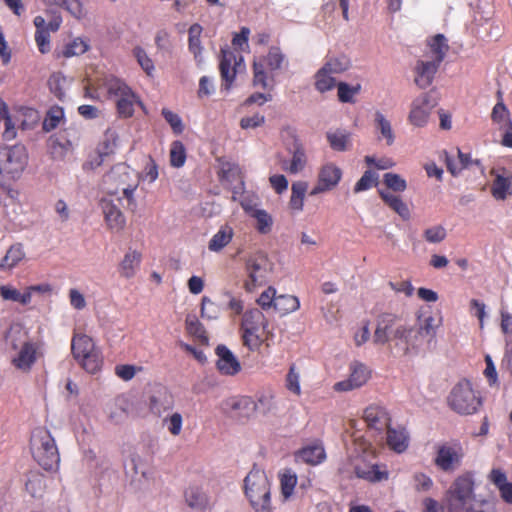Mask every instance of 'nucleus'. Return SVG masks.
I'll return each mask as SVG.
<instances>
[{
  "instance_id": "052dcab7",
  "label": "nucleus",
  "mask_w": 512,
  "mask_h": 512,
  "mask_svg": "<svg viewBox=\"0 0 512 512\" xmlns=\"http://www.w3.org/2000/svg\"><path fill=\"white\" fill-rule=\"evenodd\" d=\"M436 327L435 318L433 316H428L424 318V322L421 323L417 333L420 335V337H427L428 339H432L436 334Z\"/></svg>"
},
{
  "instance_id": "4be33fe9",
  "label": "nucleus",
  "mask_w": 512,
  "mask_h": 512,
  "mask_svg": "<svg viewBox=\"0 0 512 512\" xmlns=\"http://www.w3.org/2000/svg\"><path fill=\"white\" fill-rule=\"evenodd\" d=\"M429 56L437 67L445 60L449 50L448 40L444 34H436L427 40Z\"/></svg>"
},
{
  "instance_id": "423d86ee",
  "label": "nucleus",
  "mask_w": 512,
  "mask_h": 512,
  "mask_svg": "<svg viewBox=\"0 0 512 512\" xmlns=\"http://www.w3.org/2000/svg\"><path fill=\"white\" fill-rule=\"evenodd\" d=\"M30 450L35 461L45 470H52L59 463V453L54 438L43 427L33 430Z\"/></svg>"
},
{
  "instance_id": "c85d7f7f",
  "label": "nucleus",
  "mask_w": 512,
  "mask_h": 512,
  "mask_svg": "<svg viewBox=\"0 0 512 512\" xmlns=\"http://www.w3.org/2000/svg\"><path fill=\"white\" fill-rule=\"evenodd\" d=\"M202 33V27L195 23L190 26L188 30L189 34V50L194 55V59L198 64H201L203 62L202 58V46L200 41V36Z\"/></svg>"
},
{
  "instance_id": "0eeeda50",
  "label": "nucleus",
  "mask_w": 512,
  "mask_h": 512,
  "mask_svg": "<svg viewBox=\"0 0 512 512\" xmlns=\"http://www.w3.org/2000/svg\"><path fill=\"white\" fill-rule=\"evenodd\" d=\"M448 405L458 414L469 415L478 412L482 399L469 379H461L451 390Z\"/></svg>"
},
{
  "instance_id": "f3484780",
  "label": "nucleus",
  "mask_w": 512,
  "mask_h": 512,
  "mask_svg": "<svg viewBox=\"0 0 512 512\" xmlns=\"http://www.w3.org/2000/svg\"><path fill=\"white\" fill-rule=\"evenodd\" d=\"M370 377V371L361 363L355 362L351 366L350 377L335 383L334 390L346 392L364 385Z\"/></svg>"
},
{
  "instance_id": "a211bd4d",
  "label": "nucleus",
  "mask_w": 512,
  "mask_h": 512,
  "mask_svg": "<svg viewBox=\"0 0 512 512\" xmlns=\"http://www.w3.org/2000/svg\"><path fill=\"white\" fill-rule=\"evenodd\" d=\"M288 151L292 155V158L290 162L286 160L282 162V169L291 174H297L305 168L307 163L305 149L299 139L293 137V142L288 148Z\"/></svg>"
},
{
  "instance_id": "a19ab883",
  "label": "nucleus",
  "mask_w": 512,
  "mask_h": 512,
  "mask_svg": "<svg viewBox=\"0 0 512 512\" xmlns=\"http://www.w3.org/2000/svg\"><path fill=\"white\" fill-rule=\"evenodd\" d=\"M67 83V78L60 72L53 73L48 80V86L50 88V91L59 100H63L65 97Z\"/></svg>"
},
{
  "instance_id": "5fc2aeb1",
  "label": "nucleus",
  "mask_w": 512,
  "mask_h": 512,
  "mask_svg": "<svg viewBox=\"0 0 512 512\" xmlns=\"http://www.w3.org/2000/svg\"><path fill=\"white\" fill-rule=\"evenodd\" d=\"M285 56L278 47H271L266 57L267 65L270 70L280 69Z\"/></svg>"
},
{
  "instance_id": "6ab92c4d",
  "label": "nucleus",
  "mask_w": 512,
  "mask_h": 512,
  "mask_svg": "<svg viewBox=\"0 0 512 512\" xmlns=\"http://www.w3.org/2000/svg\"><path fill=\"white\" fill-rule=\"evenodd\" d=\"M222 58L220 61V73L222 79L225 81L224 88L225 90H229L234 81L237 72V66L243 61L242 56L239 57V61H237L236 56L233 52L229 50L222 49Z\"/></svg>"
},
{
  "instance_id": "8fccbe9b",
  "label": "nucleus",
  "mask_w": 512,
  "mask_h": 512,
  "mask_svg": "<svg viewBox=\"0 0 512 512\" xmlns=\"http://www.w3.org/2000/svg\"><path fill=\"white\" fill-rule=\"evenodd\" d=\"M296 484H297V477L295 474H291L290 472H285L281 475V478H280L281 493L285 500H287L293 494Z\"/></svg>"
},
{
  "instance_id": "338daca9",
  "label": "nucleus",
  "mask_w": 512,
  "mask_h": 512,
  "mask_svg": "<svg viewBox=\"0 0 512 512\" xmlns=\"http://www.w3.org/2000/svg\"><path fill=\"white\" fill-rule=\"evenodd\" d=\"M62 7L77 19H81L85 16L83 4L80 0H64Z\"/></svg>"
},
{
  "instance_id": "f704fd0d",
  "label": "nucleus",
  "mask_w": 512,
  "mask_h": 512,
  "mask_svg": "<svg viewBox=\"0 0 512 512\" xmlns=\"http://www.w3.org/2000/svg\"><path fill=\"white\" fill-rule=\"evenodd\" d=\"M26 477V491L33 497L41 496L42 492L45 489L44 475L37 471H31L27 474Z\"/></svg>"
},
{
  "instance_id": "3c124183",
  "label": "nucleus",
  "mask_w": 512,
  "mask_h": 512,
  "mask_svg": "<svg viewBox=\"0 0 512 512\" xmlns=\"http://www.w3.org/2000/svg\"><path fill=\"white\" fill-rule=\"evenodd\" d=\"M360 85L350 86L345 82L338 83V98L343 103L353 102V97L359 92Z\"/></svg>"
},
{
  "instance_id": "c756f323",
  "label": "nucleus",
  "mask_w": 512,
  "mask_h": 512,
  "mask_svg": "<svg viewBox=\"0 0 512 512\" xmlns=\"http://www.w3.org/2000/svg\"><path fill=\"white\" fill-rule=\"evenodd\" d=\"M234 235L233 229L225 225L221 227V229L212 237L208 244V248L210 251L219 252L225 246H227L232 240Z\"/></svg>"
},
{
  "instance_id": "13d9d810",
  "label": "nucleus",
  "mask_w": 512,
  "mask_h": 512,
  "mask_svg": "<svg viewBox=\"0 0 512 512\" xmlns=\"http://www.w3.org/2000/svg\"><path fill=\"white\" fill-rule=\"evenodd\" d=\"M446 231L443 226L429 227L424 231V238L430 243H439L444 241Z\"/></svg>"
},
{
  "instance_id": "f257e3e1",
  "label": "nucleus",
  "mask_w": 512,
  "mask_h": 512,
  "mask_svg": "<svg viewBox=\"0 0 512 512\" xmlns=\"http://www.w3.org/2000/svg\"><path fill=\"white\" fill-rule=\"evenodd\" d=\"M268 325L267 318L259 309L245 312L241 325L243 345L252 352L258 351L264 342L273 337ZM266 345L269 346V343Z\"/></svg>"
},
{
  "instance_id": "9b49d317",
  "label": "nucleus",
  "mask_w": 512,
  "mask_h": 512,
  "mask_svg": "<svg viewBox=\"0 0 512 512\" xmlns=\"http://www.w3.org/2000/svg\"><path fill=\"white\" fill-rule=\"evenodd\" d=\"M406 188L407 181L404 177L393 174V172H386V205L404 221L411 217L409 205L403 201L400 195H393L391 192H404Z\"/></svg>"
},
{
  "instance_id": "e2e57ef3",
  "label": "nucleus",
  "mask_w": 512,
  "mask_h": 512,
  "mask_svg": "<svg viewBox=\"0 0 512 512\" xmlns=\"http://www.w3.org/2000/svg\"><path fill=\"white\" fill-rule=\"evenodd\" d=\"M253 84L254 86H260L263 89L267 88V77L262 63L254 61L253 63Z\"/></svg>"
},
{
  "instance_id": "393cba45",
  "label": "nucleus",
  "mask_w": 512,
  "mask_h": 512,
  "mask_svg": "<svg viewBox=\"0 0 512 512\" xmlns=\"http://www.w3.org/2000/svg\"><path fill=\"white\" fill-rule=\"evenodd\" d=\"M226 404L238 418L248 419L255 413L254 400L249 396L232 398Z\"/></svg>"
},
{
  "instance_id": "f8f14e48",
  "label": "nucleus",
  "mask_w": 512,
  "mask_h": 512,
  "mask_svg": "<svg viewBox=\"0 0 512 512\" xmlns=\"http://www.w3.org/2000/svg\"><path fill=\"white\" fill-rule=\"evenodd\" d=\"M100 207L110 230L119 232L125 227L126 219L121 209L128 206L124 198L106 194L100 200Z\"/></svg>"
},
{
  "instance_id": "0e129e2a",
  "label": "nucleus",
  "mask_w": 512,
  "mask_h": 512,
  "mask_svg": "<svg viewBox=\"0 0 512 512\" xmlns=\"http://www.w3.org/2000/svg\"><path fill=\"white\" fill-rule=\"evenodd\" d=\"M88 49V45L81 39H75L71 44H69L63 54L65 57H72L76 55L84 54Z\"/></svg>"
},
{
  "instance_id": "aec40b11",
  "label": "nucleus",
  "mask_w": 512,
  "mask_h": 512,
  "mask_svg": "<svg viewBox=\"0 0 512 512\" xmlns=\"http://www.w3.org/2000/svg\"><path fill=\"white\" fill-rule=\"evenodd\" d=\"M410 443L409 432L404 427L392 428L386 424V444L387 447L397 454L404 453Z\"/></svg>"
},
{
  "instance_id": "6e6d98bb",
  "label": "nucleus",
  "mask_w": 512,
  "mask_h": 512,
  "mask_svg": "<svg viewBox=\"0 0 512 512\" xmlns=\"http://www.w3.org/2000/svg\"><path fill=\"white\" fill-rule=\"evenodd\" d=\"M328 141L334 150L344 151L349 139V135L343 132H334L327 134Z\"/></svg>"
},
{
  "instance_id": "39448f33",
  "label": "nucleus",
  "mask_w": 512,
  "mask_h": 512,
  "mask_svg": "<svg viewBox=\"0 0 512 512\" xmlns=\"http://www.w3.org/2000/svg\"><path fill=\"white\" fill-rule=\"evenodd\" d=\"M244 487L255 512H271L270 482L263 470L252 469L244 480Z\"/></svg>"
},
{
  "instance_id": "4c0bfd02",
  "label": "nucleus",
  "mask_w": 512,
  "mask_h": 512,
  "mask_svg": "<svg viewBox=\"0 0 512 512\" xmlns=\"http://www.w3.org/2000/svg\"><path fill=\"white\" fill-rule=\"evenodd\" d=\"M299 307V299L293 295H280L274 300V309L282 315L295 312Z\"/></svg>"
},
{
  "instance_id": "4468645a",
  "label": "nucleus",
  "mask_w": 512,
  "mask_h": 512,
  "mask_svg": "<svg viewBox=\"0 0 512 512\" xmlns=\"http://www.w3.org/2000/svg\"><path fill=\"white\" fill-rule=\"evenodd\" d=\"M436 105V99L429 92H424V94L417 96L413 100L408 113L409 123L416 127L426 126Z\"/></svg>"
},
{
  "instance_id": "9d476101",
  "label": "nucleus",
  "mask_w": 512,
  "mask_h": 512,
  "mask_svg": "<svg viewBox=\"0 0 512 512\" xmlns=\"http://www.w3.org/2000/svg\"><path fill=\"white\" fill-rule=\"evenodd\" d=\"M464 458L465 450L463 445L458 440H454L453 442L436 445V454L433 462L440 471L454 473V471L461 468Z\"/></svg>"
},
{
  "instance_id": "e433bc0d",
  "label": "nucleus",
  "mask_w": 512,
  "mask_h": 512,
  "mask_svg": "<svg viewBox=\"0 0 512 512\" xmlns=\"http://www.w3.org/2000/svg\"><path fill=\"white\" fill-rule=\"evenodd\" d=\"M255 412L261 414H268L276 409L275 393L271 390L262 391L257 395V400L254 401Z\"/></svg>"
},
{
  "instance_id": "c9c22d12",
  "label": "nucleus",
  "mask_w": 512,
  "mask_h": 512,
  "mask_svg": "<svg viewBox=\"0 0 512 512\" xmlns=\"http://www.w3.org/2000/svg\"><path fill=\"white\" fill-rule=\"evenodd\" d=\"M185 500L189 507L195 510H205L209 506L207 495L197 488H190L185 493Z\"/></svg>"
},
{
  "instance_id": "dca6fc26",
  "label": "nucleus",
  "mask_w": 512,
  "mask_h": 512,
  "mask_svg": "<svg viewBox=\"0 0 512 512\" xmlns=\"http://www.w3.org/2000/svg\"><path fill=\"white\" fill-rule=\"evenodd\" d=\"M218 359L216 368L222 375L234 376L241 371V363L234 353L225 345L220 344L215 349Z\"/></svg>"
},
{
  "instance_id": "49530a36",
  "label": "nucleus",
  "mask_w": 512,
  "mask_h": 512,
  "mask_svg": "<svg viewBox=\"0 0 512 512\" xmlns=\"http://www.w3.org/2000/svg\"><path fill=\"white\" fill-rule=\"evenodd\" d=\"M186 160V149L181 141H174L170 149V163L173 167H182Z\"/></svg>"
},
{
  "instance_id": "a878e982",
  "label": "nucleus",
  "mask_w": 512,
  "mask_h": 512,
  "mask_svg": "<svg viewBox=\"0 0 512 512\" xmlns=\"http://www.w3.org/2000/svg\"><path fill=\"white\" fill-rule=\"evenodd\" d=\"M127 402L122 397H117L114 401L107 404L106 414L108 420L113 424L123 423L128 416Z\"/></svg>"
},
{
  "instance_id": "473e14b6",
  "label": "nucleus",
  "mask_w": 512,
  "mask_h": 512,
  "mask_svg": "<svg viewBox=\"0 0 512 512\" xmlns=\"http://www.w3.org/2000/svg\"><path fill=\"white\" fill-rule=\"evenodd\" d=\"M172 396L167 392L158 393L150 398V410L153 414L161 416L164 412L172 409Z\"/></svg>"
},
{
  "instance_id": "7c9ffc66",
  "label": "nucleus",
  "mask_w": 512,
  "mask_h": 512,
  "mask_svg": "<svg viewBox=\"0 0 512 512\" xmlns=\"http://www.w3.org/2000/svg\"><path fill=\"white\" fill-rule=\"evenodd\" d=\"M298 457L307 464L316 465L325 459V451L322 445L315 444L301 449Z\"/></svg>"
},
{
  "instance_id": "603ef678",
  "label": "nucleus",
  "mask_w": 512,
  "mask_h": 512,
  "mask_svg": "<svg viewBox=\"0 0 512 512\" xmlns=\"http://www.w3.org/2000/svg\"><path fill=\"white\" fill-rule=\"evenodd\" d=\"M63 118V110L60 108L51 109L43 121V130L49 132L55 129Z\"/></svg>"
},
{
  "instance_id": "ddd939ff",
  "label": "nucleus",
  "mask_w": 512,
  "mask_h": 512,
  "mask_svg": "<svg viewBox=\"0 0 512 512\" xmlns=\"http://www.w3.org/2000/svg\"><path fill=\"white\" fill-rule=\"evenodd\" d=\"M12 347L17 350L11 358L12 365L22 373H29L41 356L39 345L36 342L26 340L21 343L20 347H17L15 343H12Z\"/></svg>"
},
{
  "instance_id": "58836bf2",
  "label": "nucleus",
  "mask_w": 512,
  "mask_h": 512,
  "mask_svg": "<svg viewBox=\"0 0 512 512\" xmlns=\"http://www.w3.org/2000/svg\"><path fill=\"white\" fill-rule=\"evenodd\" d=\"M219 176L229 182L242 178V171L239 165L225 159H220Z\"/></svg>"
},
{
  "instance_id": "de8ad7c7",
  "label": "nucleus",
  "mask_w": 512,
  "mask_h": 512,
  "mask_svg": "<svg viewBox=\"0 0 512 512\" xmlns=\"http://www.w3.org/2000/svg\"><path fill=\"white\" fill-rule=\"evenodd\" d=\"M331 75L323 67L317 72L315 87L319 92L323 93L334 87L335 79Z\"/></svg>"
},
{
  "instance_id": "2eb2a0df",
  "label": "nucleus",
  "mask_w": 512,
  "mask_h": 512,
  "mask_svg": "<svg viewBox=\"0 0 512 512\" xmlns=\"http://www.w3.org/2000/svg\"><path fill=\"white\" fill-rule=\"evenodd\" d=\"M341 177L342 171L338 166L332 163L323 165L318 173L317 184L310 191V195L316 196L333 190L340 182Z\"/></svg>"
},
{
  "instance_id": "bb28decb",
  "label": "nucleus",
  "mask_w": 512,
  "mask_h": 512,
  "mask_svg": "<svg viewBox=\"0 0 512 512\" xmlns=\"http://www.w3.org/2000/svg\"><path fill=\"white\" fill-rule=\"evenodd\" d=\"M491 194L497 201H505L512 194V177L496 175L492 181Z\"/></svg>"
},
{
  "instance_id": "72a5a7b5",
  "label": "nucleus",
  "mask_w": 512,
  "mask_h": 512,
  "mask_svg": "<svg viewBox=\"0 0 512 512\" xmlns=\"http://www.w3.org/2000/svg\"><path fill=\"white\" fill-rule=\"evenodd\" d=\"M25 253L20 244L12 245L0 261V269L11 270L23 260Z\"/></svg>"
},
{
  "instance_id": "09e8293b",
  "label": "nucleus",
  "mask_w": 512,
  "mask_h": 512,
  "mask_svg": "<svg viewBox=\"0 0 512 512\" xmlns=\"http://www.w3.org/2000/svg\"><path fill=\"white\" fill-rule=\"evenodd\" d=\"M350 66V61L346 56H339L329 59L323 66L330 74H339L346 71Z\"/></svg>"
},
{
  "instance_id": "cd10ccee",
  "label": "nucleus",
  "mask_w": 512,
  "mask_h": 512,
  "mask_svg": "<svg viewBox=\"0 0 512 512\" xmlns=\"http://www.w3.org/2000/svg\"><path fill=\"white\" fill-rule=\"evenodd\" d=\"M491 120L500 130L512 128L510 112L504 104V101H497L495 106L492 107Z\"/></svg>"
},
{
  "instance_id": "69168bd1",
  "label": "nucleus",
  "mask_w": 512,
  "mask_h": 512,
  "mask_svg": "<svg viewBox=\"0 0 512 512\" xmlns=\"http://www.w3.org/2000/svg\"><path fill=\"white\" fill-rule=\"evenodd\" d=\"M68 297H69L70 305L74 309L83 310L86 308V306H87L86 299H85L83 293H81L78 289L71 288L69 290Z\"/></svg>"
},
{
  "instance_id": "b1692460",
  "label": "nucleus",
  "mask_w": 512,
  "mask_h": 512,
  "mask_svg": "<svg viewBox=\"0 0 512 512\" xmlns=\"http://www.w3.org/2000/svg\"><path fill=\"white\" fill-rule=\"evenodd\" d=\"M488 480L490 483L497 486L501 499H503L505 503L512 504V483L507 482V476L504 470L493 468L488 475Z\"/></svg>"
},
{
  "instance_id": "864d4df0",
  "label": "nucleus",
  "mask_w": 512,
  "mask_h": 512,
  "mask_svg": "<svg viewBox=\"0 0 512 512\" xmlns=\"http://www.w3.org/2000/svg\"><path fill=\"white\" fill-rule=\"evenodd\" d=\"M134 56L137 59V62L141 66V68L147 73V75H152L154 71L153 61L149 58L147 53L141 47H136L133 50Z\"/></svg>"
},
{
  "instance_id": "bf43d9fd",
  "label": "nucleus",
  "mask_w": 512,
  "mask_h": 512,
  "mask_svg": "<svg viewBox=\"0 0 512 512\" xmlns=\"http://www.w3.org/2000/svg\"><path fill=\"white\" fill-rule=\"evenodd\" d=\"M116 147V137L114 133H106L104 140L98 147L97 152H99L104 157H107L114 153V149Z\"/></svg>"
},
{
  "instance_id": "20e7f679",
  "label": "nucleus",
  "mask_w": 512,
  "mask_h": 512,
  "mask_svg": "<svg viewBox=\"0 0 512 512\" xmlns=\"http://www.w3.org/2000/svg\"><path fill=\"white\" fill-rule=\"evenodd\" d=\"M28 155L23 145L0 147V188L18 179L27 165Z\"/></svg>"
},
{
  "instance_id": "2f4dec72",
  "label": "nucleus",
  "mask_w": 512,
  "mask_h": 512,
  "mask_svg": "<svg viewBox=\"0 0 512 512\" xmlns=\"http://www.w3.org/2000/svg\"><path fill=\"white\" fill-rule=\"evenodd\" d=\"M141 261V254L135 250L125 254L120 264V274L129 279L134 276L137 267Z\"/></svg>"
},
{
  "instance_id": "79ce46f5",
  "label": "nucleus",
  "mask_w": 512,
  "mask_h": 512,
  "mask_svg": "<svg viewBox=\"0 0 512 512\" xmlns=\"http://www.w3.org/2000/svg\"><path fill=\"white\" fill-rule=\"evenodd\" d=\"M379 184V174L373 170H366L354 186V193L366 191Z\"/></svg>"
},
{
  "instance_id": "37998d69",
  "label": "nucleus",
  "mask_w": 512,
  "mask_h": 512,
  "mask_svg": "<svg viewBox=\"0 0 512 512\" xmlns=\"http://www.w3.org/2000/svg\"><path fill=\"white\" fill-rule=\"evenodd\" d=\"M355 473L357 477L370 482H378L383 477V473L380 470L378 464H372L364 467L357 466L355 468Z\"/></svg>"
},
{
  "instance_id": "4d7b16f0",
  "label": "nucleus",
  "mask_w": 512,
  "mask_h": 512,
  "mask_svg": "<svg viewBox=\"0 0 512 512\" xmlns=\"http://www.w3.org/2000/svg\"><path fill=\"white\" fill-rule=\"evenodd\" d=\"M161 113L164 119L170 124L174 133L181 134L183 132L184 126L182 120L176 113L166 108L162 109Z\"/></svg>"
},
{
  "instance_id": "412c9836",
  "label": "nucleus",
  "mask_w": 512,
  "mask_h": 512,
  "mask_svg": "<svg viewBox=\"0 0 512 512\" xmlns=\"http://www.w3.org/2000/svg\"><path fill=\"white\" fill-rule=\"evenodd\" d=\"M439 68L431 59H420L416 61L414 67L415 83L420 89H426L432 85L434 77Z\"/></svg>"
},
{
  "instance_id": "5701e85b",
  "label": "nucleus",
  "mask_w": 512,
  "mask_h": 512,
  "mask_svg": "<svg viewBox=\"0 0 512 512\" xmlns=\"http://www.w3.org/2000/svg\"><path fill=\"white\" fill-rule=\"evenodd\" d=\"M242 207L250 217L256 220L255 228L260 234L265 235L271 232L273 218L266 210L248 204H242Z\"/></svg>"
},
{
  "instance_id": "c03bdc74",
  "label": "nucleus",
  "mask_w": 512,
  "mask_h": 512,
  "mask_svg": "<svg viewBox=\"0 0 512 512\" xmlns=\"http://www.w3.org/2000/svg\"><path fill=\"white\" fill-rule=\"evenodd\" d=\"M382 416L383 411L379 407H368L364 411V420L367 423L368 427L370 429H375L377 431H381L382 429Z\"/></svg>"
},
{
  "instance_id": "680f3d73",
  "label": "nucleus",
  "mask_w": 512,
  "mask_h": 512,
  "mask_svg": "<svg viewBox=\"0 0 512 512\" xmlns=\"http://www.w3.org/2000/svg\"><path fill=\"white\" fill-rule=\"evenodd\" d=\"M286 388L296 395H300L301 393L299 374L296 372L294 365L290 367L286 376Z\"/></svg>"
},
{
  "instance_id": "f03ea898",
  "label": "nucleus",
  "mask_w": 512,
  "mask_h": 512,
  "mask_svg": "<svg viewBox=\"0 0 512 512\" xmlns=\"http://www.w3.org/2000/svg\"><path fill=\"white\" fill-rule=\"evenodd\" d=\"M103 186L106 194L119 196L120 193L127 206H134V192L138 187V179L134 172L125 164L114 166L103 178Z\"/></svg>"
},
{
  "instance_id": "774afa93",
  "label": "nucleus",
  "mask_w": 512,
  "mask_h": 512,
  "mask_svg": "<svg viewBox=\"0 0 512 512\" xmlns=\"http://www.w3.org/2000/svg\"><path fill=\"white\" fill-rule=\"evenodd\" d=\"M413 479L417 491H429L433 486V480L428 474L416 473Z\"/></svg>"
},
{
  "instance_id": "a18cd8bd",
  "label": "nucleus",
  "mask_w": 512,
  "mask_h": 512,
  "mask_svg": "<svg viewBox=\"0 0 512 512\" xmlns=\"http://www.w3.org/2000/svg\"><path fill=\"white\" fill-rule=\"evenodd\" d=\"M107 92L111 96H133L131 89L121 80L117 78L108 79L105 82Z\"/></svg>"
},
{
  "instance_id": "ea45409f",
  "label": "nucleus",
  "mask_w": 512,
  "mask_h": 512,
  "mask_svg": "<svg viewBox=\"0 0 512 512\" xmlns=\"http://www.w3.org/2000/svg\"><path fill=\"white\" fill-rule=\"evenodd\" d=\"M185 324L188 334L198 339L202 344L208 345L209 339L205 328L195 316H187Z\"/></svg>"
},
{
  "instance_id": "1a4fd4ad",
  "label": "nucleus",
  "mask_w": 512,
  "mask_h": 512,
  "mask_svg": "<svg viewBox=\"0 0 512 512\" xmlns=\"http://www.w3.org/2000/svg\"><path fill=\"white\" fill-rule=\"evenodd\" d=\"M71 350L74 358L87 372L95 373L100 369V355L91 337L85 334L74 335Z\"/></svg>"
},
{
  "instance_id": "7ed1b4c3",
  "label": "nucleus",
  "mask_w": 512,
  "mask_h": 512,
  "mask_svg": "<svg viewBox=\"0 0 512 512\" xmlns=\"http://www.w3.org/2000/svg\"><path fill=\"white\" fill-rule=\"evenodd\" d=\"M244 270L246 274L244 288L252 292L267 283L269 275L274 270V263L265 251L257 250L245 256Z\"/></svg>"
},
{
  "instance_id": "6e6552de",
  "label": "nucleus",
  "mask_w": 512,
  "mask_h": 512,
  "mask_svg": "<svg viewBox=\"0 0 512 512\" xmlns=\"http://www.w3.org/2000/svg\"><path fill=\"white\" fill-rule=\"evenodd\" d=\"M474 489L473 473L466 472L456 476L446 492L448 511L465 509L474 500Z\"/></svg>"
}]
</instances>
